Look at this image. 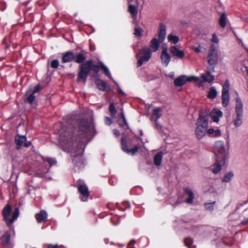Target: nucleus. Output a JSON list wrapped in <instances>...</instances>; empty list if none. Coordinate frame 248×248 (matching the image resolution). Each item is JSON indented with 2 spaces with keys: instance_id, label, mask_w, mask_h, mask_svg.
<instances>
[{
  "instance_id": "f257e3e1",
  "label": "nucleus",
  "mask_w": 248,
  "mask_h": 248,
  "mask_svg": "<svg viewBox=\"0 0 248 248\" xmlns=\"http://www.w3.org/2000/svg\"><path fill=\"white\" fill-rule=\"evenodd\" d=\"M79 138H81L83 141L86 140L90 137L93 136L95 134L93 123L83 119L81 120L79 124Z\"/></svg>"
},
{
  "instance_id": "f03ea898",
  "label": "nucleus",
  "mask_w": 248,
  "mask_h": 248,
  "mask_svg": "<svg viewBox=\"0 0 248 248\" xmlns=\"http://www.w3.org/2000/svg\"><path fill=\"white\" fill-rule=\"evenodd\" d=\"M79 69L77 81H82L85 83L90 71L92 70L94 72L97 73L99 70V67L97 65L93 64L92 61H87L79 66Z\"/></svg>"
},
{
  "instance_id": "7ed1b4c3",
  "label": "nucleus",
  "mask_w": 248,
  "mask_h": 248,
  "mask_svg": "<svg viewBox=\"0 0 248 248\" xmlns=\"http://www.w3.org/2000/svg\"><path fill=\"white\" fill-rule=\"evenodd\" d=\"M208 128V119L205 116L200 115L196 123L195 134L197 138L200 140L207 133Z\"/></svg>"
},
{
  "instance_id": "20e7f679",
  "label": "nucleus",
  "mask_w": 248,
  "mask_h": 248,
  "mask_svg": "<svg viewBox=\"0 0 248 248\" xmlns=\"http://www.w3.org/2000/svg\"><path fill=\"white\" fill-rule=\"evenodd\" d=\"M235 115L232 120V123L235 127H240L243 123V104L239 97L236 98L235 107Z\"/></svg>"
},
{
  "instance_id": "39448f33",
  "label": "nucleus",
  "mask_w": 248,
  "mask_h": 248,
  "mask_svg": "<svg viewBox=\"0 0 248 248\" xmlns=\"http://www.w3.org/2000/svg\"><path fill=\"white\" fill-rule=\"evenodd\" d=\"M19 211L18 208H16L11 214V207L9 204H7L3 209L2 215L4 221L8 225H10L17 218Z\"/></svg>"
},
{
  "instance_id": "423d86ee",
  "label": "nucleus",
  "mask_w": 248,
  "mask_h": 248,
  "mask_svg": "<svg viewBox=\"0 0 248 248\" xmlns=\"http://www.w3.org/2000/svg\"><path fill=\"white\" fill-rule=\"evenodd\" d=\"M214 153L216 156V159H217V160L225 161L228 153V150L224 142L219 140L217 141L215 144Z\"/></svg>"
},
{
  "instance_id": "0eeeda50",
  "label": "nucleus",
  "mask_w": 248,
  "mask_h": 248,
  "mask_svg": "<svg viewBox=\"0 0 248 248\" xmlns=\"http://www.w3.org/2000/svg\"><path fill=\"white\" fill-rule=\"evenodd\" d=\"M152 56V52L148 47L145 46L139 50L136 54L138 60L137 66H141L143 63L148 62Z\"/></svg>"
},
{
  "instance_id": "6e6552de",
  "label": "nucleus",
  "mask_w": 248,
  "mask_h": 248,
  "mask_svg": "<svg viewBox=\"0 0 248 248\" xmlns=\"http://www.w3.org/2000/svg\"><path fill=\"white\" fill-rule=\"evenodd\" d=\"M73 138L71 130L67 129L64 131H61L60 136V143L62 146L69 147L73 142Z\"/></svg>"
},
{
  "instance_id": "1a4fd4ad",
  "label": "nucleus",
  "mask_w": 248,
  "mask_h": 248,
  "mask_svg": "<svg viewBox=\"0 0 248 248\" xmlns=\"http://www.w3.org/2000/svg\"><path fill=\"white\" fill-rule=\"evenodd\" d=\"M207 61L208 63L210 66H213V68L214 69L215 65H216L217 62L218 54L216 46L213 44L210 46L209 49Z\"/></svg>"
},
{
  "instance_id": "9d476101",
  "label": "nucleus",
  "mask_w": 248,
  "mask_h": 248,
  "mask_svg": "<svg viewBox=\"0 0 248 248\" xmlns=\"http://www.w3.org/2000/svg\"><path fill=\"white\" fill-rule=\"evenodd\" d=\"M198 80L199 78L195 76L188 77L186 75H182L174 80V83L176 86H182L187 82L198 81Z\"/></svg>"
},
{
  "instance_id": "9b49d317",
  "label": "nucleus",
  "mask_w": 248,
  "mask_h": 248,
  "mask_svg": "<svg viewBox=\"0 0 248 248\" xmlns=\"http://www.w3.org/2000/svg\"><path fill=\"white\" fill-rule=\"evenodd\" d=\"M160 59L163 65L167 66L169 65L171 57L170 55L168 53L167 46H164L162 47Z\"/></svg>"
},
{
  "instance_id": "f8f14e48",
  "label": "nucleus",
  "mask_w": 248,
  "mask_h": 248,
  "mask_svg": "<svg viewBox=\"0 0 248 248\" xmlns=\"http://www.w3.org/2000/svg\"><path fill=\"white\" fill-rule=\"evenodd\" d=\"M78 189L80 194V199L83 202L88 200L89 192L88 188L85 184H80L78 186Z\"/></svg>"
},
{
  "instance_id": "ddd939ff",
  "label": "nucleus",
  "mask_w": 248,
  "mask_h": 248,
  "mask_svg": "<svg viewBox=\"0 0 248 248\" xmlns=\"http://www.w3.org/2000/svg\"><path fill=\"white\" fill-rule=\"evenodd\" d=\"M26 138L24 136H16L15 137V141L16 144L17 148L19 149L20 147L24 145L26 147H29L31 145V142H26Z\"/></svg>"
},
{
  "instance_id": "4468645a",
  "label": "nucleus",
  "mask_w": 248,
  "mask_h": 248,
  "mask_svg": "<svg viewBox=\"0 0 248 248\" xmlns=\"http://www.w3.org/2000/svg\"><path fill=\"white\" fill-rule=\"evenodd\" d=\"M170 51L173 56H175L179 59H182L185 56V52L182 50L179 49L175 46H171L170 48Z\"/></svg>"
},
{
  "instance_id": "2eb2a0df",
  "label": "nucleus",
  "mask_w": 248,
  "mask_h": 248,
  "mask_svg": "<svg viewBox=\"0 0 248 248\" xmlns=\"http://www.w3.org/2000/svg\"><path fill=\"white\" fill-rule=\"evenodd\" d=\"M162 43L160 42V40L157 39L156 38H153L150 43V48L151 52L157 51L159 47L160 44Z\"/></svg>"
},
{
  "instance_id": "dca6fc26",
  "label": "nucleus",
  "mask_w": 248,
  "mask_h": 248,
  "mask_svg": "<svg viewBox=\"0 0 248 248\" xmlns=\"http://www.w3.org/2000/svg\"><path fill=\"white\" fill-rule=\"evenodd\" d=\"M222 112L218 109H214L210 113V116L214 122L217 123L219 118L222 116Z\"/></svg>"
},
{
  "instance_id": "f3484780",
  "label": "nucleus",
  "mask_w": 248,
  "mask_h": 248,
  "mask_svg": "<svg viewBox=\"0 0 248 248\" xmlns=\"http://www.w3.org/2000/svg\"><path fill=\"white\" fill-rule=\"evenodd\" d=\"M166 26L163 23L159 25V31L158 34V39L160 42H163L166 35Z\"/></svg>"
},
{
  "instance_id": "a211bd4d",
  "label": "nucleus",
  "mask_w": 248,
  "mask_h": 248,
  "mask_svg": "<svg viewBox=\"0 0 248 248\" xmlns=\"http://www.w3.org/2000/svg\"><path fill=\"white\" fill-rule=\"evenodd\" d=\"M185 194L187 196L186 202L188 204L192 203L194 199V194L192 190L189 188H186L185 189Z\"/></svg>"
},
{
  "instance_id": "6ab92c4d",
  "label": "nucleus",
  "mask_w": 248,
  "mask_h": 248,
  "mask_svg": "<svg viewBox=\"0 0 248 248\" xmlns=\"http://www.w3.org/2000/svg\"><path fill=\"white\" fill-rule=\"evenodd\" d=\"M75 58V56L71 51H68L65 53L62 57V62L63 63L68 62L72 61Z\"/></svg>"
},
{
  "instance_id": "aec40b11",
  "label": "nucleus",
  "mask_w": 248,
  "mask_h": 248,
  "mask_svg": "<svg viewBox=\"0 0 248 248\" xmlns=\"http://www.w3.org/2000/svg\"><path fill=\"white\" fill-rule=\"evenodd\" d=\"M122 150L127 153V154H131L132 155H134L139 150V147L137 145L135 146L134 148L130 149H128L126 144L122 142Z\"/></svg>"
},
{
  "instance_id": "412c9836",
  "label": "nucleus",
  "mask_w": 248,
  "mask_h": 248,
  "mask_svg": "<svg viewBox=\"0 0 248 248\" xmlns=\"http://www.w3.org/2000/svg\"><path fill=\"white\" fill-rule=\"evenodd\" d=\"M225 164L224 160H217V159H216V163L214 166H213L212 168V171L215 174L218 173L219 171H220L221 167Z\"/></svg>"
},
{
  "instance_id": "4be33fe9",
  "label": "nucleus",
  "mask_w": 248,
  "mask_h": 248,
  "mask_svg": "<svg viewBox=\"0 0 248 248\" xmlns=\"http://www.w3.org/2000/svg\"><path fill=\"white\" fill-rule=\"evenodd\" d=\"M201 78L203 81L208 83H211L215 79L214 76L208 71L202 74Z\"/></svg>"
},
{
  "instance_id": "5701e85b",
  "label": "nucleus",
  "mask_w": 248,
  "mask_h": 248,
  "mask_svg": "<svg viewBox=\"0 0 248 248\" xmlns=\"http://www.w3.org/2000/svg\"><path fill=\"white\" fill-rule=\"evenodd\" d=\"M47 213L45 211L42 210L39 214H36V219L38 223L45 222L47 218Z\"/></svg>"
},
{
  "instance_id": "b1692460",
  "label": "nucleus",
  "mask_w": 248,
  "mask_h": 248,
  "mask_svg": "<svg viewBox=\"0 0 248 248\" xmlns=\"http://www.w3.org/2000/svg\"><path fill=\"white\" fill-rule=\"evenodd\" d=\"M95 83L100 90L107 92L110 90V88L107 86L106 83L101 79H97Z\"/></svg>"
},
{
  "instance_id": "393cba45",
  "label": "nucleus",
  "mask_w": 248,
  "mask_h": 248,
  "mask_svg": "<svg viewBox=\"0 0 248 248\" xmlns=\"http://www.w3.org/2000/svg\"><path fill=\"white\" fill-rule=\"evenodd\" d=\"M207 134L212 137H218L221 135V132L218 129L209 128L207 131Z\"/></svg>"
},
{
  "instance_id": "a878e982",
  "label": "nucleus",
  "mask_w": 248,
  "mask_h": 248,
  "mask_svg": "<svg viewBox=\"0 0 248 248\" xmlns=\"http://www.w3.org/2000/svg\"><path fill=\"white\" fill-rule=\"evenodd\" d=\"M163 158V153L162 152H158L155 155L154 161L155 164L157 166H159L161 164L162 160Z\"/></svg>"
},
{
  "instance_id": "bb28decb",
  "label": "nucleus",
  "mask_w": 248,
  "mask_h": 248,
  "mask_svg": "<svg viewBox=\"0 0 248 248\" xmlns=\"http://www.w3.org/2000/svg\"><path fill=\"white\" fill-rule=\"evenodd\" d=\"M217 92L214 87H211L210 88L208 93V97L210 99H213L217 95Z\"/></svg>"
},
{
  "instance_id": "cd10ccee",
  "label": "nucleus",
  "mask_w": 248,
  "mask_h": 248,
  "mask_svg": "<svg viewBox=\"0 0 248 248\" xmlns=\"http://www.w3.org/2000/svg\"><path fill=\"white\" fill-rule=\"evenodd\" d=\"M229 93H222V103L223 107H226L229 102Z\"/></svg>"
},
{
  "instance_id": "c85d7f7f",
  "label": "nucleus",
  "mask_w": 248,
  "mask_h": 248,
  "mask_svg": "<svg viewBox=\"0 0 248 248\" xmlns=\"http://www.w3.org/2000/svg\"><path fill=\"white\" fill-rule=\"evenodd\" d=\"M10 237V232H6L1 237V241L3 245L9 244Z\"/></svg>"
},
{
  "instance_id": "c756f323",
  "label": "nucleus",
  "mask_w": 248,
  "mask_h": 248,
  "mask_svg": "<svg viewBox=\"0 0 248 248\" xmlns=\"http://www.w3.org/2000/svg\"><path fill=\"white\" fill-rule=\"evenodd\" d=\"M227 17L225 13H222L220 15L219 23L220 26L224 28L226 26Z\"/></svg>"
},
{
  "instance_id": "7c9ffc66",
  "label": "nucleus",
  "mask_w": 248,
  "mask_h": 248,
  "mask_svg": "<svg viewBox=\"0 0 248 248\" xmlns=\"http://www.w3.org/2000/svg\"><path fill=\"white\" fill-rule=\"evenodd\" d=\"M128 10L133 17H136L137 16L138 14L137 7L132 4H130L128 6Z\"/></svg>"
},
{
  "instance_id": "2f4dec72",
  "label": "nucleus",
  "mask_w": 248,
  "mask_h": 248,
  "mask_svg": "<svg viewBox=\"0 0 248 248\" xmlns=\"http://www.w3.org/2000/svg\"><path fill=\"white\" fill-rule=\"evenodd\" d=\"M75 62L78 63H82L86 59L84 55L82 53H78L75 56Z\"/></svg>"
},
{
  "instance_id": "473e14b6",
  "label": "nucleus",
  "mask_w": 248,
  "mask_h": 248,
  "mask_svg": "<svg viewBox=\"0 0 248 248\" xmlns=\"http://www.w3.org/2000/svg\"><path fill=\"white\" fill-rule=\"evenodd\" d=\"M168 40L169 42H171L174 44H177L179 41V38L177 36L174 35L172 34H170L168 36Z\"/></svg>"
},
{
  "instance_id": "72a5a7b5",
  "label": "nucleus",
  "mask_w": 248,
  "mask_h": 248,
  "mask_svg": "<svg viewBox=\"0 0 248 248\" xmlns=\"http://www.w3.org/2000/svg\"><path fill=\"white\" fill-rule=\"evenodd\" d=\"M234 174L233 173L232 171H230L225 174L223 178L222 179V182H230L232 178L233 177Z\"/></svg>"
},
{
  "instance_id": "f704fd0d",
  "label": "nucleus",
  "mask_w": 248,
  "mask_h": 248,
  "mask_svg": "<svg viewBox=\"0 0 248 248\" xmlns=\"http://www.w3.org/2000/svg\"><path fill=\"white\" fill-rule=\"evenodd\" d=\"M162 109L160 108H155L153 111V115L156 117L155 120L156 121L157 119H159L162 115Z\"/></svg>"
},
{
  "instance_id": "c9c22d12",
  "label": "nucleus",
  "mask_w": 248,
  "mask_h": 248,
  "mask_svg": "<svg viewBox=\"0 0 248 248\" xmlns=\"http://www.w3.org/2000/svg\"><path fill=\"white\" fill-rule=\"evenodd\" d=\"M109 111L110 113V115L112 118L115 117L117 111L115 109L114 105L113 103H111L109 107Z\"/></svg>"
},
{
  "instance_id": "e433bc0d",
  "label": "nucleus",
  "mask_w": 248,
  "mask_h": 248,
  "mask_svg": "<svg viewBox=\"0 0 248 248\" xmlns=\"http://www.w3.org/2000/svg\"><path fill=\"white\" fill-rule=\"evenodd\" d=\"M229 81L226 80L223 86L222 93H229Z\"/></svg>"
},
{
  "instance_id": "4c0bfd02",
  "label": "nucleus",
  "mask_w": 248,
  "mask_h": 248,
  "mask_svg": "<svg viewBox=\"0 0 248 248\" xmlns=\"http://www.w3.org/2000/svg\"><path fill=\"white\" fill-rule=\"evenodd\" d=\"M191 49L194 50L196 53H199L202 51V49L206 50V49L202 46L199 45L197 46H192L190 47Z\"/></svg>"
},
{
  "instance_id": "58836bf2",
  "label": "nucleus",
  "mask_w": 248,
  "mask_h": 248,
  "mask_svg": "<svg viewBox=\"0 0 248 248\" xmlns=\"http://www.w3.org/2000/svg\"><path fill=\"white\" fill-rule=\"evenodd\" d=\"M142 32H143V30L142 28H139V27H136L135 28V31H134V33L136 36L140 37L141 36Z\"/></svg>"
},
{
  "instance_id": "ea45409f",
  "label": "nucleus",
  "mask_w": 248,
  "mask_h": 248,
  "mask_svg": "<svg viewBox=\"0 0 248 248\" xmlns=\"http://www.w3.org/2000/svg\"><path fill=\"white\" fill-rule=\"evenodd\" d=\"M44 161H47L51 166L56 164V160L53 158L46 157L43 158Z\"/></svg>"
},
{
  "instance_id": "a19ab883",
  "label": "nucleus",
  "mask_w": 248,
  "mask_h": 248,
  "mask_svg": "<svg viewBox=\"0 0 248 248\" xmlns=\"http://www.w3.org/2000/svg\"><path fill=\"white\" fill-rule=\"evenodd\" d=\"M215 203V202L211 203H205V207L207 210L212 211L214 209V205Z\"/></svg>"
},
{
  "instance_id": "79ce46f5",
  "label": "nucleus",
  "mask_w": 248,
  "mask_h": 248,
  "mask_svg": "<svg viewBox=\"0 0 248 248\" xmlns=\"http://www.w3.org/2000/svg\"><path fill=\"white\" fill-rule=\"evenodd\" d=\"M186 246L189 248L193 243V240L190 238H186L184 240Z\"/></svg>"
},
{
  "instance_id": "37998d69",
  "label": "nucleus",
  "mask_w": 248,
  "mask_h": 248,
  "mask_svg": "<svg viewBox=\"0 0 248 248\" xmlns=\"http://www.w3.org/2000/svg\"><path fill=\"white\" fill-rule=\"evenodd\" d=\"M101 67L103 70L104 73L107 75L108 76H110V73L108 69L103 64L101 65Z\"/></svg>"
},
{
  "instance_id": "c03bdc74",
  "label": "nucleus",
  "mask_w": 248,
  "mask_h": 248,
  "mask_svg": "<svg viewBox=\"0 0 248 248\" xmlns=\"http://www.w3.org/2000/svg\"><path fill=\"white\" fill-rule=\"evenodd\" d=\"M35 96L34 95V94H33V93H32L30 94L29 96L27 97V100L29 103L31 104L33 102Z\"/></svg>"
},
{
  "instance_id": "a18cd8bd",
  "label": "nucleus",
  "mask_w": 248,
  "mask_h": 248,
  "mask_svg": "<svg viewBox=\"0 0 248 248\" xmlns=\"http://www.w3.org/2000/svg\"><path fill=\"white\" fill-rule=\"evenodd\" d=\"M59 61L57 60H55L52 61L51 63V67L52 68H57L59 66Z\"/></svg>"
},
{
  "instance_id": "49530a36",
  "label": "nucleus",
  "mask_w": 248,
  "mask_h": 248,
  "mask_svg": "<svg viewBox=\"0 0 248 248\" xmlns=\"http://www.w3.org/2000/svg\"><path fill=\"white\" fill-rule=\"evenodd\" d=\"M211 41L214 43L218 44L219 43V39L216 34L214 33L212 34V38Z\"/></svg>"
},
{
  "instance_id": "de8ad7c7",
  "label": "nucleus",
  "mask_w": 248,
  "mask_h": 248,
  "mask_svg": "<svg viewBox=\"0 0 248 248\" xmlns=\"http://www.w3.org/2000/svg\"><path fill=\"white\" fill-rule=\"evenodd\" d=\"M112 121L110 118L106 117L105 118V123L109 125L111 124Z\"/></svg>"
},
{
  "instance_id": "09e8293b",
  "label": "nucleus",
  "mask_w": 248,
  "mask_h": 248,
  "mask_svg": "<svg viewBox=\"0 0 248 248\" xmlns=\"http://www.w3.org/2000/svg\"><path fill=\"white\" fill-rule=\"evenodd\" d=\"M41 90V87L39 85H37L35 87L33 91L32 92L33 94H34L38 92Z\"/></svg>"
},
{
  "instance_id": "8fccbe9b",
  "label": "nucleus",
  "mask_w": 248,
  "mask_h": 248,
  "mask_svg": "<svg viewBox=\"0 0 248 248\" xmlns=\"http://www.w3.org/2000/svg\"><path fill=\"white\" fill-rule=\"evenodd\" d=\"M47 248H59V246L57 245H53L49 244L47 245Z\"/></svg>"
},
{
  "instance_id": "3c124183",
  "label": "nucleus",
  "mask_w": 248,
  "mask_h": 248,
  "mask_svg": "<svg viewBox=\"0 0 248 248\" xmlns=\"http://www.w3.org/2000/svg\"><path fill=\"white\" fill-rule=\"evenodd\" d=\"M241 18L243 20L245 21H248V16L247 15H243L241 16Z\"/></svg>"
},
{
  "instance_id": "603ef678",
  "label": "nucleus",
  "mask_w": 248,
  "mask_h": 248,
  "mask_svg": "<svg viewBox=\"0 0 248 248\" xmlns=\"http://www.w3.org/2000/svg\"><path fill=\"white\" fill-rule=\"evenodd\" d=\"M113 133L116 136H119L120 135L119 132L116 129L113 130Z\"/></svg>"
},
{
  "instance_id": "864d4df0",
  "label": "nucleus",
  "mask_w": 248,
  "mask_h": 248,
  "mask_svg": "<svg viewBox=\"0 0 248 248\" xmlns=\"http://www.w3.org/2000/svg\"><path fill=\"white\" fill-rule=\"evenodd\" d=\"M121 114L122 118H123L124 122L125 123H126V120H125V116H124V112H122Z\"/></svg>"
},
{
  "instance_id": "5fc2aeb1",
  "label": "nucleus",
  "mask_w": 248,
  "mask_h": 248,
  "mask_svg": "<svg viewBox=\"0 0 248 248\" xmlns=\"http://www.w3.org/2000/svg\"><path fill=\"white\" fill-rule=\"evenodd\" d=\"M181 202V201H178L175 203H174V206H176L177 204H179Z\"/></svg>"
},
{
  "instance_id": "6e6d98bb",
  "label": "nucleus",
  "mask_w": 248,
  "mask_h": 248,
  "mask_svg": "<svg viewBox=\"0 0 248 248\" xmlns=\"http://www.w3.org/2000/svg\"><path fill=\"white\" fill-rule=\"evenodd\" d=\"M174 76V72H172V73H171L170 74V75H169V76H170V77H173Z\"/></svg>"
},
{
  "instance_id": "4d7b16f0",
  "label": "nucleus",
  "mask_w": 248,
  "mask_h": 248,
  "mask_svg": "<svg viewBox=\"0 0 248 248\" xmlns=\"http://www.w3.org/2000/svg\"><path fill=\"white\" fill-rule=\"evenodd\" d=\"M248 222V220L247 221H244V222H243V223H243V224H246V223H247Z\"/></svg>"
}]
</instances>
